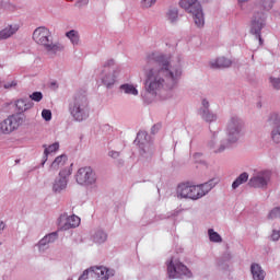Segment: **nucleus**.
<instances>
[{
  "label": "nucleus",
  "instance_id": "obj_25",
  "mask_svg": "<svg viewBox=\"0 0 280 280\" xmlns=\"http://www.w3.org/2000/svg\"><path fill=\"white\" fill-rule=\"evenodd\" d=\"M107 235L104 233V231L100 230L95 232L93 240L96 244H104V242L107 240Z\"/></svg>",
  "mask_w": 280,
  "mask_h": 280
},
{
  "label": "nucleus",
  "instance_id": "obj_39",
  "mask_svg": "<svg viewBox=\"0 0 280 280\" xmlns=\"http://www.w3.org/2000/svg\"><path fill=\"white\" fill-rule=\"evenodd\" d=\"M271 84L273 89L279 90L280 89V79H271Z\"/></svg>",
  "mask_w": 280,
  "mask_h": 280
},
{
  "label": "nucleus",
  "instance_id": "obj_30",
  "mask_svg": "<svg viewBox=\"0 0 280 280\" xmlns=\"http://www.w3.org/2000/svg\"><path fill=\"white\" fill-rule=\"evenodd\" d=\"M271 139H272V141H275V143H280V125H278L271 131Z\"/></svg>",
  "mask_w": 280,
  "mask_h": 280
},
{
  "label": "nucleus",
  "instance_id": "obj_44",
  "mask_svg": "<svg viewBox=\"0 0 280 280\" xmlns=\"http://www.w3.org/2000/svg\"><path fill=\"white\" fill-rule=\"evenodd\" d=\"M109 156H112V159H117L119 156V152L112 151V152H109Z\"/></svg>",
  "mask_w": 280,
  "mask_h": 280
},
{
  "label": "nucleus",
  "instance_id": "obj_18",
  "mask_svg": "<svg viewBox=\"0 0 280 280\" xmlns=\"http://www.w3.org/2000/svg\"><path fill=\"white\" fill-rule=\"evenodd\" d=\"M19 32V26L10 25L5 27L4 30L0 31V40H7V38H10L11 36H14Z\"/></svg>",
  "mask_w": 280,
  "mask_h": 280
},
{
  "label": "nucleus",
  "instance_id": "obj_34",
  "mask_svg": "<svg viewBox=\"0 0 280 280\" xmlns=\"http://www.w3.org/2000/svg\"><path fill=\"white\" fill-rule=\"evenodd\" d=\"M30 98L33 102H40L43 100V93L42 92H34L33 94L30 95Z\"/></svg>",
  "mask_w": 280,
  "mask_h": 280
},
{
  "label": "nucleus",
  "instance_id": "obj_1",
  "mask_svg": "<svg viewBox=\"0 0 280 280\" xmlns=\"http://www.w3.org/2000/svg\"><path fill=\"white\" fill-rule=\"evenodd\" d=\"M144 86L148 93H156L163 86L174 89L180 75V57L161 52H150L145 58Z\"/></svg>",
  "mask_w": 280,
  "mask_h": 280
},
{
  "label": "nucleus",
  "instance_id": "obj_14",
  "mask_svg": "<svg viewBox=\"0 0 280 280\" xmlns=\"http://www.w3.org/2000/svg\"><path fill=\"white\" fill-rule=\"evenodd\" d=\"M178 198H189L191 199V184L182 183L177 186Z\"/></svg>",
  "mask_w": 280,
  "mask_h": 280
},
{
  "label": "nucleus",
  "instance_id": "obj_21",
  "mask_svg": "<svg viewBox=\"0 0 280 280\" xmlns=\"http://www.w3.org/2000/svg\"><path fill=\"white\" fill-rule=\"evenodd\" d=\"M58 240V232H52L46 236H44L39 241V246H47V244H51L52 242Z\"/></svg>",
  "mask_w": 280,
  "mask_h": 280
},
{
  "label": "nucleus",
  "instance_id": "obj_2",
  "mask_svg": "<svg viewBox=\"0 0 280 280\" xmlns=\"http://www.w3.org/2000/svg\"><path fill=\"white\" fill-rule=\"evenodd\" d=\"M33 40L44 47L47 54H51L52 56L65 49L62 45L54 43L51 32L45 26H39L33 32Z\"/></svg>",
  "mask_w": 280,
  "mask_h": 280
},
{
  "label": "nucleus",
  "instance_id": "obj_27",
  "mask_svg": "<svg viewBox=\"0 0 280 280\" xmlns=\"http://www.w3.org/2000/svg\"><path fill=\"white\" fill-rule=\"evenodd\" d=\"M66 36L71 40L72 45H78V43L80 42V36L75 31L68 32Z\"/></svg>",
  "mask_w": 280,
  "mask_h": 280
},
{
  "label": "nucleus",
  "instance_id": "obj_47",
  "mask_svg": "<svg viewBox=\"0 0 280 280\" xmlns=\"http://www.w3.org/2000/svg\"><path fill=\"white\" fill-rule=\"evenodd\" d=\"M272 117H273L275 124L277 125V121H279V116L278 115H273Z\"/></svg>",
  "mask_w": 280,
  "mask_h": 280
},
{
  "label": "nucleus",
  "instance_id": "obj_7",
  "mask_svg": "<svg viewBox=\"0 0 280 280\" xmlns=\"http://www.w3.org/2000/svg\"><path fill=\"white\" fill-rule=\"evenodd\" d=\"M213 189V180L201 185H190V200H200Z\"/></svg>",
  "mask_w": 280,
  "mask_h": 280
},
{
  "label": "nucleus",
  "instance_id": "obj_43",
  "mask_svg": "<svg viewBox=\"0 0 280 280\" xmlns=\"http://www.w3.org/2000/svg\"><path fill=\"white\" fill-rule=\"evenodd\" d=\"M89 3V0H81L77 2L78 8H82V5H86Z\"/></svg>",
  "mask_w": 280,
  "mask_h": 280
},
{
  "label": "nucleus",
  "instance_id": "obj_33",
  "mask_svg": "<svg viewBox=\"0 0 280 280\" xmlns=\"http://www.w3.org/2000/svg\"><path fill=\"white\" fill-rule=\"evenodd\" d=\"M202 119H205V121H215L217 116L207 110H203Z\"/></svg>",
  "mask_w": 280,
  "mask_h": 280
},
{
  "label": "nucleus",
  "instance_id": "obj_19",
  "mask_svg": "<svg viewBox=\"0 0 280 280\" xmlns=\"http://www.w3.org/2000/svg\"><path fill=\"white\" fill-rule=\"evenodd\" d=\"M75 226H80V217L75 214L67 217L63 229H75Z\"/></svg>",
  "mask_w": 280,
  "mask_h": 280
},
{
  "label": "nucleus",
  "instance_id": "obj_3",
  "mask_svg": "<svg viewBox=\"0 0 280 280\" xmlns=\"http://www.w3.org/2000/svg\"><path fill=\"white\" fill-rule=\"evenodd\" d=\"M272 5H275V2L272 0H260V3L256 5L255 8V14L252 20V27L250 32L257 36L260 45H264V39H261V30H264V26L266 25V14L264 12H259L261 8L264 10H272Z\"/></svg>",
  "mask_w": 280,
  "mask_h": 280
},
{
  "label": "nucleus",
  "instance_id": "obj_28",
  "mask_svg": "<svg viewBox=\"0 0 280 280\" xmlns=\"http://www.w3.org/2000/svg\"><path fill=\"white\" fill-rule=\"evenodd\" d=\"M59 148H60V144L58 142L50 144L48 148H45V151H44L45 158L47 159L49 154H51L52 152H57Z\"/></svg>",
  "mask_w": 280,
  "mask_h": 280
},
{
  "label": "nucleus",
  "instance_id": "obj_41",
  "mask_svg": "<svg viewBox=\"0 0 280 280\" xmlns=\"http://www.w3.org/2000/svg\"><path fill=\"white\" fill-rule=\"evenodd\" d=\"M113 65H115V61L113 59H110L105 62L104 69H108V68L113 67Z\"/></svg>",
  "mask_w": 280,
  "mask_h": 280
},
{
  "label": "nucleus",
  "instance_id": "obj_11",
  "mask_svg": "<svg viewBox=\"0 0 280 280\" xmlns=\"http://www.w3.org/2000/svg\"><path fill=\"white\" fill-rule=\"evenodd\" d=\"M85 271H88L91 280H108V277H110V272L106 267H91Z\"/></svg>",
  "mask_w": 280,
  "mask_h": 280
},
{
  "label": "nucleus",
  "instance_id": "obj_16",
  "mask_svg": "<svg viewBox=\"0 0 280 280\" xmlns=\"http://www.w3.org/2000/svg\"><path fill=\"white\" fill-rule=\"evenodd\" d=\"M15 107L18 113H25L26 110L34 108V103L30 100L20 98L15 102Z\"/></svg>",
  "mask_w": 280,
  "mask_h": 280
},
{
  "label": "nucleus",
  "instance_id": "obj_29",
  "mask_svg": "<svg viewBox=\"0 0 280 280\" xmlns=\"http://www.w3.org/2000/svg\"><path fill=\"white\" fill-rule=\"evenodd\" d=\"M117 77L116 75H107L105 78L102 79L103 84L107 88L110 89V86H113V84H115V79Z\"/></svg>",
  "mask_w": 280,
  "mask_h": 280
},
{
  "label": "nucleus",
  "instance_id": "obj_9",
  "mask_svg": "<svg viewBox=\"0 0 280 280\" xmlns=\"http://www.w3.org/2000/svg\"><path fill=\"white\" fill-rule=\"evenodd\" d=\"M242 128V124L237 118H231L228 124V132H229V141L230 143H235L237 139H240V130Z\"/></svg>",
  "mask_w": 280,
  "mask_h": 280
},
{
  "label": "nucleus",
  "instance_id": "obj_40",
  "mask_svg": "<svg viewBox=\"0 0 280 280\" xmlns=\"http://www.w3.org/2000/svg\"><path fill=\"white\" fill-rule=\"evenodd\" d=\"M16 86V81H11L10 83L4 84V89H13Z\"/></svg>",
  "mask_w": 280,
  "mask_h": 280
},
{
  "label": "nucleus",
  "instance_id": "obj_8",
  "mask_svg": "<svg viewBox=\"0 0 280 280\" xmlns=\"http://www.w3.org/2000/svg\"><path fill=\"white\" fill-rule=\"evenodd\" d=\"M77 183L79 185H93L95 183V173L91 166L79 168L77 173Z\"/></svg>",
  "mask_w": 280,
  "mask_h": 280
},
{
  "label": "nucleus",
  "instance_id": "obj_50",
  "mask_svg": "<svg viewBox=\"0 0 280 280\" xmlns=\"http://www.w3.org/2000/svg\"><path fill=\"white\" fill-rule=\"evenodd\" d=\"M195 156H200V154H199V153H197V154H195Z\"/></svg>",
  "mask_w": 280,
  "mask_h": 280
},
{
  "label": "nucleus",
  "instance_id": "obj_46",
  "mask_svg": "<svg viewBox=\"0 0 280 280\" xmlns=\"http://www.w3.org/2000/svg\"><path fill=\"white\" fill-rule=\"evenodd\" d=\"M5 229V223L3 221H0V232Z\"/></svg>",
  "mask_w": 280,
  "mask_h": 280
},
{
  "label": "nucleus",
  "instance_id": "obj_42",
  "mask_svg": "<svg viewBox=\"0 0 280 280\" xmlns=\"http://www.w3.org/2000/svg\"><path fill=\"white\" fill-rule=\"evenodd\" d=\"M79 280H91L86 270L82 273V276L79 278Z\"/></svg>",
  "mask_w": 280,
  "mask_h": 280
},
{
  "label": "nucleus",
  "instance_id": "obj_31",
  "mask_svg": "<svg viewBox=\"0 0 280 280\" xmlns=\"http://www.w3.org/2000/svg\"><path fill=\"white\" fill-rule=\"evenodd\" d=\"M167 19L171 23H175L176 19H178V9H171L167 12Z\"/></svg>",
  "mask_w": 280,
  "mask_h": 280
},
{
  "label": "nucleus",
  "instance_id": "obj_36",
  "mask_svg": "<svg viewBox=\"0 0 280 280\" xmlns=\"http://www.w3.org/2000/svg\"><path fill=\"white\" fill-rule=\"evenodd\" d=\"M156 3V0H142L143 8H152Z\"/></svg>",
  "mask_w": 280,
  "mask_h": 280
},
{
  "label": "nucleus",
  "instance_id": "obj_5",
  "mask_svg": "<svg viewBox=\"0 0 280 280\" xmlns=\"http://www.w3.org/2000/svg\"><path fill=\"white\" fill-rule=\"evenodd\" d=\"M179 7L191 14L192 21L197 27H205V12L198 0H180Z\"/></svg>",
  "mask_w": 280,
  "mask_h": 280
},
{
  "label": "nucleus",
  "instance_id": "obj_17",
  "mask_svg": "<svg viewBox=\"0 0 280 280\" xmlns=\"http://www.w3.org/2000/svg\"><path fill=\"white\" fill-rule=\"evenodd\" d=\"M250 271L254 280L266 279V271H264V269H261V266H259L258 264H253L250 266Z\"/></svg>",
  "mask_w": 280,
  "mask_h": 280
},
{
  "label": "nucleus",
  "instance_id": "obj_4",
  "mask_svg": "<svg viewBox=\"0 0 280 280\" xmlns=\"http://www.w3.org/2000/svg\"><path fill=\"white\" fill-rule=\"evenodd\" d=\"M69 113L75 121H84L89 117V101L86 96L77 94L69 102Z\"/></svg>",
  "mask_w": 280,
  "mask_h": 280
},
{
  "label": "nucleus",
  "instance_id": "obj_24",
  "mask_svg": "<svg viewBox=\"0 0 280 280\" xmlns=\"http://www.w3.org/2000/svg\"><path fill=\"white\" fill-rule=\"evenodd\" d=\"M247 180H248V173H243L233 182L232 187L234 189H237L240 185H244V183H246Z\"/></svg>",
  "mask_w": 280,
  "mask_h": 280
},
{
  "label": "nucleus",
  "instance_id": "obj_12",
  "mask_svg": "<svg viewBox=\"0 0 280 280\" xmlns=\"http://www.w3.org/2000/svg\"><path fill=\"white\" fill-rule=\"evenodd\" d=\"M67 155L66 154H62V155H59L55 159V161L51 163L50 165V168H49V172H58V170H65L67 167H69V170H71V165H68L67 164Z\"/></svg>",
  "mask_w": 280,
  "mask_h": 280
},
{
  "label": "nucleus",
  "instance_id": "obj_20",
  "mask_svg": "<svg viewBox=\"0 0 280 280\" xmlns=\"http://www.w3.org/2000/svg\"><path fill=\"white\" fill-rule=\"evenodd\" d=\"M250 187H266L268 185V178L264 176H256L249 180Z\"/></svg>",
  "mask_w": 280,
  "mask_h": 280
},
{
  "label": "nucleus",
  "instance_id": "obj_32",
  "mask_svg": "<svg viewBox=\"0 0 280 280\" xmlns=\"http://www.w3.org/2000/svg\"><path fill=\"white\" fill-rule=\"evenodd\" d=\"M268 220H280V208H273L268 214Z\"/></svg>",
  "mask_w": 280,
  "mask_h": 280
},
{
  "label": "nucleus",
  "instance_id": "obj_37",
  "mask_svg": "<svg viewBox=\"0 0 280 280\" xmlns=\"http://www.w3.org/2000/svg\"><path fill=\"white\" fill-rule=\"evenodd\" d=\"M147 138H148V133L140 131L137 135L136 142L141 143V139H147Z\"/></svg>",
  "mask_w": 280,
  "mask_h": 280
},
{
  "label": "nucleus",
  "instance_id": "obj_26",
  "mask_svg": "<svg viewBox=\"0 0 280 280\" xmlns=\"http://www.w3.org/2000/svg\"><path fill=\"white\" fill-rule=\"evenodd\" d=\"M208 235L210 242L220 243L222 242V236L218 234V232L213 231V229L208 230Z\"/></svg>",
  "mask_w": 280,
  "mask_h": 280
},
{
  "label": "nucleus",
  "instance_id": "obj_15",
  "mask_svg": "<svg viewBox=\"0 0 280 280\" xmlns=\"http://www.w3.org/2000/svg\"><path fill=\"white\" fill-rule=\"evenodd\" d=\"M231 65H232L231 59H226L224 57L210 61L211 69H226L231 67Z\"/></svg>",
  "mask_w": 280,
  "mask_h": 280
},
{
  "label": "nucleus",
  "instance_id": "obj_10",
  "mask_svg": "<svg viewBox=\"0 0 280 280\" xmlns=\"http://www.w3.org/2000/svg\"><path fill=\"white\" fill-rule=\"evenodd\" d=\"M71 176V168L66 167L59 172V177L55 180L52 185L54 191H62V189H67V178Z\"/></svg>",
  "mask_w": 280,
  "mask_h": 280
},
{
  "label": "nucleus",
  "instance_id": "obj_49",
  "mask_svg": "<svg viewBox=\"0 0 280 280\" xmlns=\"http://www.w3.org/2000/svg\"><path fill=\"white\" fill-rule=\"evenodd\" d=\"M217 152H224V147H221Z\"/></svg>",
  "mask_w": 280,
  "mask_h": 280
},
{
  "label": "nucleus",
  "instance_id": "obj_6",
  "mask_svg": "<svg viewBox=\"0 0 280 280\" xmlns=\"http://www.w3.org/2000/svg\"><path fill=\"white\" fill-rule=\"evenodd\" d=\"M167 275L170 279H178V277H191V271L179 260L172 258L167 264Z\"/></svg>",
  "mask_w": 280,
  "mask_h": 280
},
{
  "label": "nucleus",
  "instance_id": "obj_38",
  "mask_svg": "<svg viewBox=\"0 0 280 280\" xmlns=\"http://www.w3.org/2000/svg\"><path fill=\"white\" fill-rule=\"evenodd\" d=\"M271 240H272V242H279L280 231L273 230L272 233H271Z\"/></svg>",
  "mask_w": 280,
  "mask_h": 280
},
{
  "label": "nucleus",
  "instance_id": "obj_35",
  "mask_svg": "<svg viewBox=\"0 0 280 280\" xmlns=\"http://www.w3.org/2000/svg\"><path fill=\"white\" fill-rule=\"evenodd\" d=\"M42 117L45 119V121H51V110L43 109Z\"/></svg>",
  "mask_w": 280,
  "mask_h": 280
},
{
  "label": "nucleus",
  "instance_id": "obj_13",
  "mask_svg": "<svg viewBox=\"0 0 280 280\" xmlns=\"http://www.w3.org/2000/svg\"><path fill=\"white\" fill-rule=\"evenodd\" d=\"M7 121H9V126L14 132L15 130H19L23 124H25V117H23L21 114H12L7 117Z\"/></svg>",
  "mask_w": 280,
  "mask_h": 280
},
{
  "label": "nucleus",
  "instance_id": "obj_22",
  "mask_svg": "<svg viewBox=\"0 0 280 280\" xmlns=\"http://www.w3.org/2000/svg\"><path fill=\"white\" fill-rule=\"evenodd\" d=\"M120 91H124L127 95H139V91L132 84L120 85Z\"/></svg>",
  "mask_w": 280,
  "mask_h": 280
},
{
  "label": "nucleus",
  "instance_id": "obj_23",
  "mask_svg": "<svg viewBox=\"0 0 280 280\" xmlns=\"http://www.w3.org/2000/svg\"><path fill=\"white\" fill-rule=\"evenodd\" d=\"M0 132L1 135H12V127L10 126V122L8 121V118L3 119L0 122Z\"/></svg>",
  "mask_w": 280,
  "mask_h": 280
},
{
  "label": "nucleus",
  "instance_id": "obj_48",
  "mask_svg": "<svg viewBox=\"0 0 280 280\" xmlns=\"http://www.w3.org/2000/svg\"><path fill=\"white\" fill-rule=\"evenodd\" d=\"M248 0H238V3H247Z\"/></svg>",
  "mask_w": 280,
  "mask_h": 280
},
{
  "label": "nucleus",
  "instance_id": "obj_45",
  "mask_svg": "<svg viewBox=\"0 0 280 280\" xmlns=\"http://www.w3.org/2000/svg\"><path fill=\"white\" fill-rule=\"evenodd\" d=\"M202 106L206 108H209V102H207V100L202 101Z\"/></svg>",
  "mask_w": 280,
  "mask_h": 280
}]
</instances>
